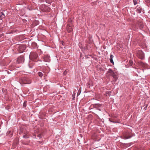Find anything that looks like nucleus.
Returning <instances> with one entry per match:
<instances>
[{
    "mask_svg": "<svg viewBox=\"0 0 150 150\" xmlns=\"http://www.w3.org/2000/svg\"><path fill=\"white\" fill-rule=\"evenodd\" d=\"M20 83L22 84H28L31 83L30 79L28 78L25 77H21L19 79Z\"/></svg>",
    "mask_w": 150,
    "mask_h": 150,
    "instance_id": "nucleus-1",
    "label": "nucleus"
},
{
    "mask_svg": "<svg viewBox=\"0 0 150 150\" xmlns=\"http://www.w3.org/2000/svg\"><path fill=\"white\" fill-rule=\"evenodd\" d=\"M38 57V54L35 52H31L29 56L30 59L32 60H34L37 59Z\"/></svg>",
    "mask_w": 150,
    "mask_h": 150,
    "instance_id": "nucleus-2",
    "label": "nucleus"
},
{
    "mask_svg": "<svg viewBox=\"0 0 150 150\" xmlns=\"http://www.w3.org/2000/svg\"><path fill=\"white\" fill-rule=\"evenodd\" d=\"M137 56L142 59H144V53L141 50H139L137 52Z\"/></svg>",
    "mask_w": 150,
    "mask_h": 150,
    "instance_id": "nucleus-3",
    "label": "nucleus"
},
{
    "mask_svg": "<svg viewBox=\"0 0 150 150\" xmlns=\"http://www.w3.org/2000/svg\"><path fill=\"white\" fill-rule=\"evenodd\" d=\"M17 61L19 63H23L24 61V58L23 56H20L18 58Z\"/></svg>",
    "mask_w": 150,
    "mask_h": 150,
    "instance_id": "nucleus-4",
    "label": "nucleus"
},
{
    "mask_svg": "<svg viewBox=\"0 0 150 150\" xmlns=\"http://www.w3.org/2000/svg\"><path fill=\"white\" fill-rule=\"evenodd\" d=\"M44 61L45 62H49L50 61V57L48 55L45 56L44 57Z\"/></svg>",
    "mask_w": 150,
    "mask_h": 150,
    "instance_id": "nucleus-5",
    "label": "nucleus"
},
{
    "mask_svg": "<svg viewBox=\"0 0 150 150\" xmlns=\"http://www.w3.org/2000/svg\"><path fill=\"white\" fill-rule=\"evenodd\" d=\"M93 85V83L92 81L89 80L88 82L87 85V86L90 88L91 86H92Z\"/></svg>",
    "mask_w": 150,
    "mask_h": 150,
    "instance_id": "nucleus-6",
    "label": "nucleus"
},
{
    "mask_svg": "<svg viewBox=\"0 0 150 150\" xmlns=\"http://www.w3.org/2000/svg\"><path fill=\"white\" fill-rule=\"evenodd\" d=\"M132 137V136H131L129 134H128V135H126L124 136V139H127L130 138Z\"/></svg>",
    "mask_w": 150,
    "mask_h": 150,
    "instance_id": "nucleus-7",
    "label": "nucleus"
},
{
    "mask_svg": "<svg viewBox=\"0 0 150 150\" xmlns=\"http://www.w3.org/2000/svg\"><path fill=\"white\" fill-rule=\"evenodd\" d=\"M113 55L112 54H110V61L111 63H112L113 64H114V62L113 60Z\"/></svg>",
    "mask_w": 150,
    "mask_h": 150,
    "instance_id": "nucleus-8",
    "label": "nucleus"
},
{
    "mask_svg": "<svg viewBox=\"0 0 150 150\" xmlns=\"http://www.w3.org/2000/svg\"><path fill=\"white\" fill-rule=\"evenodd\" d=\"M110 75L112 76L114 78H115V79L116 80L117 79V77L116 76V75L115 74L114 72L110 74Z\"/></svg>",
    "mask_w": 150,
    "mask_h": 150,
    "instance_id": "nucleus-9",
    "label": "nucleus"
},
{
    "mask_svg": "<svg viewBox=\"0 0 150 150\" xmlns=\"http://www.w3.org/2000/svg\"><path fill=\"white\" fill-rule=\"evenodd\" d=\"M1 15L0 16V20H1L5 17V15L3 12H1Z\"/></svg>",
    "mask_w": 150,
    "mask_h": 150,
    "instance_id": "nucleus-10",
    "label": "nucleus"
},
{
    "mask_svg": "<svg viewBox=\"0 0 150 150\" xmlns=\"http://www.w3.org/2000/svg\"><path fill=\"white\" fill-rule=\"evenodd\" d=\"M108 73H110V75L114 71L111 69H109L107 71Z\"/></svg>",
    "mask_w": 150,
    "mask_h": 150,
    "instance_id": "nucleus-11",
    "label": "nucleus"
},
{
    "mask_svg": "<svg viewBox=\"0 0 150 150\" xmlns=\"http://www.w3.org/2000/svg\"><path fill=\"white\" fill-rule=\"evenodd\" d=\"M137 12L138 13H140L141 12V9L140 8H137Z\"/></svg>",
    "mask_w": 150,
    "mask_h": 150,
    "instance_id": "nucleus-12",
    "label": "nucleus"
},
{
    "mask_svg": "<svg viewBox=\"0 0 150 150\" xmlns=\"http://www.w3.org/2000/svg\"><path fill=\"white\" fill-rule=\"evenodd\" d=\"M139 28L140 29L142 28H143V27H144L143 24L141 23H139Z\"/></svg>",
    "mask_w": 150,
    "mask_h": 150,
    "instance_id": "nucleus-13",
    "label": "nucleus"
},
{
    "mask_svg": "<svg viewBox=\"0 0 150 150\" xmlns=\"http://www.w3.org/2000/svg\"><path fill=\"white\" fill-rule=\"evenodd\" d=\"M102 105L100 104H96L94 105V107L98 108V107H100Z\"/></svg>",
    "mask_w": 150,
    "mask_h": 150,
    "instance_id": "nucleus-14",
    "label": "nucleus"
},
{
    "mask_svg": "<svg viewBox=\"0 0 150 150\" xmlns=\"http://www.w3.org/2000/svg\"><path fill=\"white\" fill-rule=\"evenodd\" d=\"M38 75L40 76V77H42V76H43V74L41 72H39L38 73Z\"/></svg>",
    "mask_w": 150,
    "mask_h": 150,
    "instance_id": "nucleus-15",
    "label": "nucleus"
},
{
    "mask_svg": "<svg viewBox=\"0 0 150 150\" xmlns=\"http://www.w3.org/2000/svg\"><path fill=\"white\" fill-rule=\"evenodd\" d=\"M27 101H25L24 102L23 104V106L24 107H25L26 106Z\"/></svg>",
    "mask_w": 150,
    "mask_h": 150,
    "instance_id": "nucleus-16",
    "label": "nucleus"
},
{
    "mask_svg": "<svg viewBox=\"0 0 150 150\" xmlns=\"http://www.w3.org/2000/svg\"><path fill=\"white\" fill-rule=\"evenodd\" d=\"M133 61L130 60H129V64L130 65H132V64H133Z\"/></svg>",
    "mask_w": 150,
    "mask_h": 150,
    "instance_id": "nucleus-17",
    "label": "nucleus"
},
{
    "mask_svg": "<svg viewBox=\"0 0 150 150\" xmlns=\"http://www.w3.org/2000/svg\"><path fill=\"white\" fill-rule=\"evenodd\" d=\"M32 45H34L35 47H36L37 45L34 42V43H32Z\"/></svg>",
    "mask_w": 150,
    "mask_h": 150,
    "instance_id": "nucleus-18",
    "label": "nucleus"
},
{
    "mask_svg": "<svg viewBox=\"0 0 150 150\" xmlns=\"http://www.w3.org/2000/svg\"><path fill=\"white\" fill-rule=\"evenodd\" d=\"M67 71L66 70L64 71L63 73V74L64 75H66L67 74Z\"/></svg>",
    "mask_w": 150,
    "mask_h": 150,
    "instance_id": "nucleus-19",
    "label": "nucleus"
},
{
    "mask_svg": "<svg viewBox=\"0 0 150 150\" xmlns=\"http://www.w3.org/2000/svg\"><path fill=\"white\" fill-rule=\"evenodd\" d=\"M133 2L134 5H136L137 4V1L136 0H133Z\"/></svg>",
    "mask_w": 150,
    "mask_h": 150,
    "instance_id": "nucleus-20",
    "label": "nucleus"
},
{
    "mask_svg": "<svg viewBox=\"0 0 150 150\" xmlns=\"http://www.w3.org/2000/svg\"><path fill=\"white\" fill-rule=\"evenodd\" d=\"M23 137L24 138H27L28 137V136L25 135L23 136Z\"/></svg>",
    "mask_w": 150,
    "mask_h": 150,
    "instance_id": "nucleus-21",
    "label": "nucleus"
},
{
    "mask_svg": "<svg viewBox=\"0 0 150 150\" xmlns=\"http://www.w3.org/2000/svg\"><path fill=\"white\" fill-rule=\"evenodd\" d=\"M81 92V91H80V89H79V91H78V93H77V95H79L80 94V93Z\"/></svg>",
    "mask_w": 150,
    "mask_h": 150,
    "instance_id": "nucleus-22",
    "label": "nucleus"
},
{
    "mask_svg": "<svg viewBox=\"0 0 150 150\" xmlns=\"http://www.w3.org/2000/svg\"><path fill=\"white\" fill-rule=\"evenodd\" d=\"M147 107V105L145 107H144V109L145 110H146V109Z\"/></svg>",
    "mask_w": 150,
    "mask_h": 150,
    "instance_id": "nucleus-23",
    "label": "nucleus"
},
{
    "mask_svg": "<svg viewBox=\"0 0 150 150\" xmlns=\"http://www.w3.org/2000/svg\"><path fill=\"white\" fill-rule=\"evenodd\" d=\"M71 31H72V29H71L69 31V33L71 32Z\"/></svg>",
    "mask_w": 150,
    "mask_h": 150,
    "instance_id": "nucleus-24",
    "label": "nucleus"
},
{
    "mask_svg": "<svg viewBox=\"0 0 150 150\" xmlns=\"http://www.w3.org/2000/svg\"><path fill=\"white\" fill-rule=\"evenodd\" d=\"M97 109V110H99V111H101V110H100V108H98Z\"/></svg>",
    "mask_w": 150,
    "mask_h": 150,
    "instance_id": "nucleus-25",
    "label": "nucleus"
},
{
    "mask_svg": "<svg viewBox=\"0 0 150 150\" xmlns=\"http://www.w3.org/2000/svg\"><path fill=\"white\" fill-rule=\"evenodd\" d=\"M149 62H150V57L149 58Z\"/></svg>",
    "mask_w": 150,
    "mask_h": 150,
    "instance_id": "nucleus-26",
    "label": "nucleus"
},
{
    "mask_svg": "<svg viewBox=\"0 0 150 150\" xmlns=\"http://www.w3.org/2000/svg\"><path fill=\"white\" fill-rule=\"evenodd\" d=\"M26 21V20H25V21Z\"/></svg>",
    "mask_w": 150,
    "mask_h": 150,
    "instance_id": "nucleus-27",
    "label": "nucleus"
},
{
    "mask_svg": "<svg viewBox=\"0 0 150 150\" xmlns=\"http://www.w3.org/2000/svg\"><path fill=\"white\" fill-rule=\"evenodd\" d=\"M26 21V20H25V21Z\"/></svg>",
    "mask_w": 150,
    "mask_h": 150,
    "instance_id": "nucleus-28",
    "label": "nucleus"
},
{
    "mask_svg": "<svg viewBox=\"0 0 150 150\" xmlns=\"http://www.w3.org/2000/svg\"><path fill=\"white\" fill-rule=\"evenodd\" d=\"M26 21V20H25V21Z\"/></svg>",
    "mask_w": 150,
    "mask_h": 150,
    "instance_id": "nucleus-29",
    "label": "nucleus"
}]
</instances>
